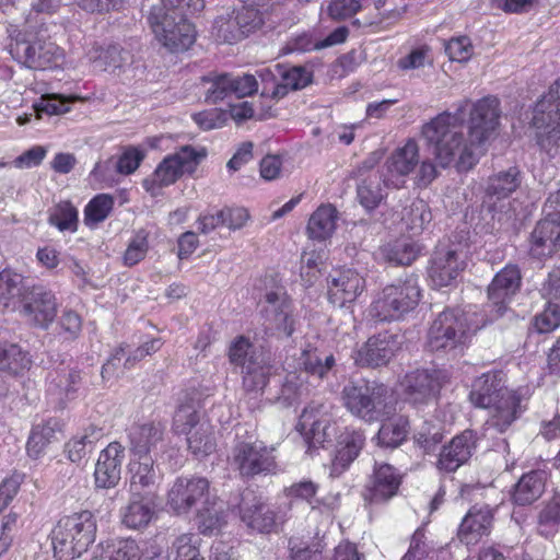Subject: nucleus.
<instances>
[{
	"label": "nucleus",
	"instance_id": "nucleus-37",
	"mask_svg": "<svg viewBox=\"0 0 560 560\" xmlns=\"http://www.w3.org/2000/svg\"><path fill=\"white\" fill-rule=\"evenodd\" d=\"M521 185V172L513 166L506 171L499 172L488 180L487 195L503 199L514 192Z\"/></svg>",
	"mask_w": 560,
	"mask_h": 560
},
{
	"label": "nucleus",
	"instance_id": "nucleus-31",
	"mask_svg": "<svg viewBox=\"0 0 560 560\" xmlns=\"http://www.w3.org/2000/svg\"><path fill=\"white\" fill-rule=\"evenodd\" d=\"M154 516L152 502L139 492H131L128 504L121 510L122 524L131 529L147 527Z\"/></svg>",
	"mask_w": 560,
	"mask_h": 560
},
{
	"label": "nucleus",
	"instance_id": "nucleus-33",
	"mask_svg": "<svg viewBox=\"0 0 560 560\" xmlns=\"http://www.w3.org/2000/svg\"><path fill=\"white\" fill-rule=\"evenodd\" d=\"M546 475L541 470H534L523 475L514 487L512 500L517 505H528L544 493Z\"/></svg>",
	"mask_w": 560,
	"mask_h": 560
},
{
	"label": "nucleus",
	"instance_id": "nucleus-56",
	"mask_svg": "<svg viewBox=\"0 0 560 560\" xmlns=\"http://www.w3.org/2000/svg\"><path fill=\"white\" fill-rule=\"evenodd\" d=\"M149 233L145 230H139L129 242L124 254V264L132 267L144 259L149 250Z\"/></svg>",
	"mask_w": 560,
	"mask_h": 560
},
{
	"label": "nucleus",
	"instance_id": "nucleus-61",
	"mask_svg": "<svg viewBox=\"0 0 560 560\" xmlns=\"http://www.w3.org/2000/svg\"><path fill=\"white\" fill-rule=\"evenodd\" d=\"M288 308L289 307H281L275 313H270L269 316H266V329L270 330L271 334L278 332L285 337L291 336L294 327L293 319L291 318Z\"/></svg>",
	"mask_w": 560,
	"mask_h": 560
},
{
	"label": "nucleus",
	"instance_id": "nucleus-5",
	"mask_svg": "<svg viewBox=\"0 0 560 560\" xmlns=\"http://www.w3.org/2000/svg\"><path fill=\"white\" fill-rule=\"evenodd\" d=\"M420 301V288L413 277L386 285L371 304L369 315L377 322L399 320Z\"/></svg>",
	"mask_w": 560,
	"mask_h": 560
},
{
	"label": "nucleus",
	"instance_id": "nucleus-54",
	"mask_svg": "<svg viewBox=\"0 0 560 560\" xmlns=\"http://www.w3.org/2000/svg\"><path fill=\"white\" fill-rule=\"evenodd\" d=\"M223 504L213 503L211 508H203L198 513V527L202 534H212L225 524Z\"/></svg>",
	"mask_w": 560,
	"mask_h": 560
},
{
	"label": "nucleus",
	"instance_id": "nucleus-63",
	"mask_svg": "<svg viewBox=\"0 0 560 560\" xmlns=\"http://www.w3.org/2000/svg\"><path fill=\"white\" fill-rule=\"evenodd\" d=\"M33 108L38 119L42 118L43 114L51 116L69 110L66 102L55 95L43 96L39 103L34 104Z\"/></svg>",
	"mask_w": 560,
	"mask_h": 560
},
{
	"label": "nucleus",
	"instance_id": "nucleus-64",
	"mask_svg": "<svg viewBox=\"0 0 560 560\" xmlns=\"http://www.w3.org/2000/svg\"><path fill=\"white\" fill-rule=\"evenodd\" d=\"M290 548V558L292 560H322V551L324 549V545L322 542H317L314 546H307L303 544H298L292 539L289 541Z\"/></svg>",
	"mask_w": 560,
	"mask_h": 560
},
{
	"label": "nucleus",
	"instance_id": "nucleus-3",
	"mask_svg": "<svg viewBox=\"0 0 560 560\" xmlns=\"http://www.w3.org/2000/svg\"><path fill=\"white\" fill-rule=\"evenodd\" d=\"M96 536V520L92 512L82 511L61 517L51 530L54 557L74 560L88 551Z\"/></svg>",
	"mask_w": 560,
	"mask_h": 560
},
{
	"label": "nucleus",
	"instance_id": "nucleus-32",
	"mask_svg": "<svg viewBox=\"0 0 560 560\" xmlns=\"http://www.w3.org/2000/svg\"><path fill=\"white\" fill-rule=\"evenodd\" d=\"M130 490L141 493L142 490L154 487L159 472L151 456H135L129 463Z\"/></svg>",
	"mask_w": 560,
	"mask_h": 560
},
{
	"label": "nucleus",
	"instance_id": "nucleus-24",
	"mask_svg": "<svg viewBox=\"0 0 560 560\" xmlns=\"http://www.w3.org/2000/svg\"><path fill=\"white\" fill-rule=\"evenodd\" d=\"M493 510L487 504H476L464 516L457 532L458 539L469 546L476 545L491 532Z\"/></svg>",
	"mask_w": 560,
	"mask_h": 560
},
{
	"label": "nucleus",
	"instance_id": "nucleus-10",
	"mask_svg": "<svg viewBox=\"0 0 560 560\" xmlns=\"http://www.w3.org/2000/svg\"><path fill=\"white\" fill-rule=\"evenodd\" d=\"M149 21L159 42L173 52L187 50L196 39L195 26L186 18L152 10Z\"/></svg>",
	"mask_w": 560,
	"mask_h": 560
},
{
	"label": "nucleus",
	"instance_id": "nucleus-23",
	"mask_svg": "<svg viewBox=\"0 0 560 560\" xmlns=\"http://www.w3.org/2000/svg\"><path fill=\"white\" fill-rule=\"evenodd\" d=\"M238 508L241 520L247 527L258 533H270L276 526L275 512L254 491L245 490L242 493Z\"/></svg>",
	"mask_w": 560,
	"mask_h": 560
},
{
	"label": "nucleus",
	"instance_id": "nucleus-62",
	"mask_svg": "<svg viewBox=\"0 0 560 560\" xmlns=\"http://www.w3.org/2000/svg\"><path fill=\"white\" fill-rule=\"evenodd\" d=\"M443 433L440 427L425 422L416 433L415 440L425 452L434 451L435 446L442 442Z\"/></svg>",
	"mask_w": 560,
	"mask_h": 560
},
{
	"label": "nucleus",
	"instance_id": "nucleus-20",
	"mask_svg": "<svg viewBox=\"0 0 560 560\" xmlns=\"http://www.w3.org/2000/svg\"><path fill=\"white\" fill-rule=\"evenodd\" d=\"M299 425L305 431L304 441L308 444V451L331 442L337 434L336 422L328 413H322L318 408H305Z\"/></svg>",
	"mask_w": 560,
	"mask_h": 560
},
{
	"label": "nucleus",
	"instance_id": "nucleus-46",
	"mask_svg": "<svg viewBox=\"0 0 560 560\" xmlns=\"http://www.w3.org/2000/svg\"><path fill=\"white\" fill-rule=\"evenodd\" d=\"M80 382L81 375L79 371L63 369L60 372H56V376L51 377L48 390L66 399H71L77 393Z\"/></svg>",
	"mask_w": 560,
	"mask_h": 560
},
{
	"label": "nucleus",
	"instance_id": "nucleus-28",
	"mask_svg": "<svg viewBox=\"0 0 560 560\" xmlns=\"http://www.w3.org/2000/svg\"><path fill=\"white\" fill-rule=\"evenodd\" d=\"M165 427L148 422L132 424L128 430L129 448L133 456H150L164 440Z\"/></svg>",
	"mask_w": 560,
	"mask_h": 560
},
{
	"label": "nucleus",
	"instance_id": "nucleus-50",
	"mask_svg": "<svg viewBox=\"0 0 560 560\" xmlns=\"http://www.w3.org/2000/svg\"><path fill=\"white\" fill-rule=\"evenodd\" d=\"M48 222L61 232H75L78 229V210L71 202L61 201L51 209Z\"/></svg>",
	"mask_w": 560,
	"mask_h": 560
},
{
	"label": "nucleus",
	"instance_id": "nucleus-57",
	"mask_svg": "<svg viewBox=\"0 0 560 560\" xmlns=\"http://www.w3.org/2000/svg\"><path fill=\"white\" fill-rule=\"evenodd\" d=\"M258 83L261 85L260 96L278 100L285 96V88L278 81V75L269 68L256 71Z\"/></svg>",
	"mask_w": 560,
	"mask_h": 560
},
{
	"label": "nucleus",
	"instance_id": "nucleus-48",
	"mask_svg": "<svg viewBox=\"0 0 560 560\" xmlns=\"http://www.w3.org/2000/svg\"><path fill=\"white\" fill-rule=\"evenodd\" d=\"M381 177L377 174L369 175L357 187L360 203L369 211L374 210L383 199Z\"/></svg>",
	"mask_w": 560,
	"mask_h": 560
},
{
	"label": "nucleus",
	"instance_id": "nucleus-22",
	"mask_svg": "<svg viewBox=\"0 0 560 560\" xmlns=\"http://www.w3.org/2000/svg\"><path fill=\"white\" fill-rule=\"evenodd\" d=\"M465 262L460 254L450 246H439L432 257L429 276L438 288L452 284L464 270Z\"/></svg>",
	"mask_w": 560,
	"mask_h": 560
},
{
	"label": "nucleus",
	"instance_id": "nucleus-52",
	"mask_svg": "<svg viewBox=\"0 0 560 560\" xmlns=\"http://www.w3.org/2000/svg\"><path fill=\"white\" fill-rule=\"evenodd\" d=\"M402 220L410 231L418 233L431 222L432 213L424 201L417 200L413 201L409 208L405 209Z\"/></svg>",
	"mask_w": 560,
	"mask_h": 560
},
{
	"label": "nucleus",
	"instance_id": "nucleus-7",
	"mask_svg": "<svg viewBox=\"0 0 560 560\" xmlns=\"http://www.w3.org/2000/svg\"><path fill=\"white\" fill-rule=\"evenodd\" d=\"M206 156L205 148L196 149L191 145H184L175 153L164 158L154 173L143 180V187L155 196L160 188L174 184L183 174L194 173Z\"/></svg>",
	"mask_w": 560,
	"mask_h": 560
},
{
	"label": "nucleus",
	"instance_id": "nucleus-47",
	"mask_svg": "<svg viewBox=\"0 0 560 560\" xmlns=\"http://www.w3.org/2000/svg\"><path fill=\"white\" fill-rule=\"evenodd\" d=\"M55 423L47 422L33 428L26 450L32 458H38L44 450L56 440Z\"/></svg>",
	"mask_w": 560,
	"mask_h": 560
},
{
	"label": "nucleus",
	"instance_id": "nucleus-55",
	"mask_svg": "<svg viewBox=\"0 0 560 560\" xmlns=\"http://www.w3.org/2000/svg\"><path fill=\"white\" fill-rule=\"evenodd\" d=\"M162 7L153 10H161V13H171L176 18L194 15L205 8V0H161Z\"/></svg>",
	"mask_w": 560,
	"mask_h": 560
},
{
	"label": "nucleus",
	"instance_id": "nucleus-29",
	"mask_svg": "<svg viewBox=\"0 0 560 560\" xmlns=\"http://www.w3.org/2000/svg\"><path fill=\"white\" fill-rule=\"evenodd\" d=\"M419 163V148L415 140H408L386 160L388 179L409 175Z\"/></svg>",
	"mask_w": 560,
	"mask_h": 560
},
{
	"label": "nucleus",
	"instance_id": "nucleus-51",
	"mask_svg": "<svg viewBox=\"0 0 560 560\" xmlns=\"http://www.w3.org/2000/svg\"><path fill=\"white\" fill-rule=\"evenodd\" d=\"M114 199L106 194L95 196L84 209V223L88 226H95L103 222L112 212Z\"/></svg>",
	"mask_w": 560,
	"mask_h": 560
},
{
	"label": "nucleus",
	"instance_id": "nucleus-39",
	"mask_svg": "<svg viewBox=\"0 0 560 560\" xmlns=\"http://www.w3.org/2000/svg\"><path fill=\"white\" fill-rule=\"evenodd\" d=\"M31 288L25 283L24 277L18 272L10 269L0 272V302L5 307L15 299L22 302L23 295Z\"/></svg>",
	"mask_w": 560,
	"mask_h": 560
},
{
	"label": "nucleus",
	"instance_id": "nucleus-58",
	"mask_svg": "<svg viewBox=\"0 0 560 560\" xmlns=\"http://www.w3.org/2000/svg\"><path fill=\"white\" fill-rule=\"evenodd\" d=\"M278 75L281 77V85L285 88V94L289 90H301L312 82V72L304 67H293L289 70H282L276 67Z\"/></svg>",
	"mask_w": 560,
	"mask_h": 560
},
{
	"label": "nucleus",
	"instance_id": "nucleus-49",
	"mask_svg": "<svg viewBox=\"0 0 560 560\" xmlns=\"http://www.w3.org/2000/svg\"><path fill=\"white\" fill-rule=\"evenodd\" d=\"M31 360L18 345H8L0 347V370L13 374L28 369Z\"/></svg>",
	"mask_w": 560,
	"mask_h": 560
},
{
	"label": "nucleus",
	"instance_id": "nucleus-15",
	"mask_svg": "<svg viewBox=\"0 0 560 560\" xmlns=\"http://www.w3.org/2000/svg\"><path fill=\"white\" fill-rule=\"evenodd\" d=\"M210 482L200 476H182L175 479L167 492L166 504L176 515H185L209 494Z\"/></svg>",
	"mask_w": 560,
	"mask_h": 560
},
{
	"label": "nucleus",
	"instance_id": "nucleus-36",
	"mask_svg": "<svg viewBox=\"0 0 560 560\" xmlns=\"http://www.w3.org/2000/svg\"><path fill=\"white\" fill-rule=\"evenodd\" d=\"M383 258L396 266L411 265L420 253V247L406 238L396 240L381 248Z\"/></svg>",
	"mask_w": 560,
	"mask_h": 560
},
{
	"label": "nucleus",
	"instance_id": "nucleus-43",
	"mask_svg": "<svg viewBox=\"0 0 560 560\" xmlns=\"http://www.w3.org/2000/svg\"><path fill=\"white\" fill-rule=\"evenodd\" d=\"M200 423L197 401L188 398L178 405L173 418L175 432L185 434L197 428Z\"/></svg>",
	"mask_w": 560,
	"mask_h": 560
},
{
	"label": "nucleus",
	"instance_id": "nucleus-9",
	"mask_svg": "<svg viewBox=\"0 0 560 560\" xmlns=\"http://www.w3.org/2000/svg\"><path fill=\"white\" fill-rule=\"evenodd\" d=\"M533 125L540 130L537 137L542 149L550 151L552 147H560V79L536 104Z\"/></svg>",
	"mask_w": 560,
	"mask_h": 560
},
{
	"label": "nucleus",
	"instance_id": "nucleus-8",
	"mask_svg": "<svg viewBox=\"0 0 560 560\" xmlns=\"http://www.w3.org/2000/svg\"><path fill=\"white\" fill-rule=\"evenodd\" d=\"M229 361L241 369L243 386L248 392L262 389L268 382L269 366L248 338L236 337L229 348Z\"/></svg>",
	"mask_w": 560,
	"mask_h": 560
},
{
	"label": "nucleus",
	"instance_id": "nucleus-34",
	"mask_svg": "<svg viewBox=\"0 0 560 560\" xmlns=\"http://www.w3.org/2000/svg\"><path fill=\"white\" fill-rule=\"evenodd\" d=\"M335 364L336 360L332 354H326L308 346L299 358V366L302 370L299 373H303V377L306 378L310 375L323 380Z\"/></svg>",
	"mask_w": 560,
	"mask_h": 560
},
{
	"label": "nucleus",
	"instance_id": "nucleus-14",
	"mask_svg": "<svg viewBox=\"0 0 560 560\" xmlns=\"http://www.w3.org/2000/svg\"><path fill=\"white\" fill-rule=\"evenodd\" d=\"M12 57L31 69H46L57 66L63 54L55 43L40 38L26 39L19 34L10 45Z\"/></svg>",
	"mask_w": 560,
	"mask_h": 560
},
{
	"label": "nucleus",
	"instance_id": "nucleus-45",
	"mask_svg": "<svg viewBox=\"0 0 560 560\" xmlns=\"http://www.w3.org/2000/svg\"><path fill=\"white\" fill-rule=\"evenodd\" d=\"M310 392L307 380L303 373L290 372L281 387L278 400L284 406H291L306 396Z\"/></svg>",
	"mask_w": 560,
	"mask_h": 560
},
{
	"label": "nucleus",
	"instance_id": "nucleus-44",
	"mask_svg": "<svg viewBox=\"0 0 560 560\" xmlns=\"http://www.w3.org/2000/svg\"><path fill=\"white\" fill-rule=\"evenodd\" d=\"M212 34L220 43L233 44L244 38L233 11L219 15L213 23Z\"/></svg>",
	"mask_w": 560,
	"mask_h": 560
},
{
	"label": "nucleus",
	"instance_id": "nucleus-30",
	"mask_svg": "<svg viewBox=\"0 0 560 560\" xmlns=\"http://www.w3.org/2000/svg\"><path fill=\"white\" fill-rule=\"evenodd\" d=\"M338 220V210L335 206L322 205L310 217L306 232L310 238L326 241L334 234Z\"/></svg>",
	"mask_w": 560,
	"mask_h": 560
},
{
	"label": "nucleus",
	"instance_id": "nucleus-11",
	"mask_svg": "<svg viewBox=\"0 0 560 560\" xmlns=\"http://www.w3.org/2000/svg\"><path fill=\"white\" fill-rule=\"evenodd\" d=\"M445 374L435 369H417L406 373L399 382L405 401L413 406L427 405L440 393Z\"/></svg>",
	"mask_w": 560,
	"mask_h": 560
},
{
	"label": "nucleus",
	"instance_id": "nucleus-12",
	"mask_svg": "<svg viewBox=\"0 0 560 560\" xmlns=\"http://www.w3.org/2000/svg\"><path fill=\"white\" fill-rule=\"evenodd\" d=\"M560 192L551 196L544 208L545 218L532 232L530 254L539 259L551 256L560 243Z\"/></svg>",
	"mask_w": 560,
	"mask_h": 560
},
{
	"label": "nucleus",
	"instance_id": "nucleus-21",
	"mask_svg": "<svg viewBox=\"0 0 560 560\" xmlns=\"http://www.w3.org/2000/svg\"><path fill=\"white\" fill-rule=\"evenodd\" d=\"M477 446V434L465 430L444 445L439 454L436 467L441 471L454 472L468 462Z\"/></svg>",
	"mask_w": 560,
	"mask_h": 560
},
{
	"label": "nucleus",
	"instance_id": "nucleus-53",
	"mask_svg": "<svg viewBox=\"0 0 560 560\" xmlns=\"http://www.w3.org/2000/svg\"><path fill=\"white\" fill-rule=\"evenodd\" d=\"M141 549L136 540L122 539L107 548L100 557L92 560H138Z\"/></svg>",
	"mask_w": 560,
	"mask_h": 560
},
{
	"label": "nucleus",
	"instance_id": "nucleus-6",
	"mask_svg": "<svg viewBox=\"0 0 560 560\" xmlns=\"http://www.w3.org/2000/svg\"><path fill=\"white\" fill-rule=\"evenodd\" d=\"M388 388L377 383H353L343 386L341 398L345 407L355 417L365 422L382 420L390 413L386 399Z\"/></svg>",
	"mask_w": 560,
	"mask_h": 560
},
{
	"label": "nucleus",
	"instance_id": "nucleus-42",
	"mask_svg": "<svg viewBox=\"0 0 560 560\" xmlns=\"http://www.w3.org/2000/svg\"><path fill=\"white\" fill-rule=\"evenodd\" d=\"M201 84L205 90V101L217 104L232 95L230 73H210L202 77Z\"/></svg>",
	"mask_w": 560,
	"mask_h": 560
},
{
	"label": "nucleus",
	"instance_id": "nucleus-16",
	"mask_svg": "<svg viewBox=\"0 0 560 560\" xmlns=\"http://www.w3.org/2000/svg\"><path fill=\"white\" fill-rule=\"evenodd\" d=\"M401 346L398 334L383 331L370 337L355 352L354 362L362 368L387 365Z\"/></svg>",
	"mask_w": 560,
	"mask_h": 560
},
{
	"label": "nucleus",
	"instance_id": "nucleus-27",
	"mask_svg": "<svg viewBox=\"0 0 560 560\" xmlns=\"http://www.w3.org/2000/svg\"><path fill=\"white\" fill-rule=\"evenodd\" d=\"M522 276L516 265H508L500 270L488 287V298L501 315L506 310L505 302L521 288Z\"/></svg>",
	"mask_w": 560,
	"mask_h": 560
},
{
	"label": "nucleus",
	"instance_id": "nucleus-25",
	"mask_svg": "<svg viewBox=\"0 0 560 560\" xmlns=\"http://www.w3.org/2000/svg\"><path fill=\"white\" fill-rule=\"evenodd\" d=\"M365 289V279L353 269H343L331 277L328 285V299L331 304L345 307L354 302Z\"/></svg>",
	"mask_w": 560,
	"mask_h": 560
},
{
	"label": "nucleus",
	"instance_id": "nucleus-17",
	"mask_svg": "<svg viewBox=\"0 0 560 560\" xmlns=\"http://www.w3.org/2000/svg\"><path fill=\"white\" fill-rule=\"evenodd\" d=\"M57 300L51 290L43 285H32L22 299V315L30 324L48 328L57 315Z\"/></svg>",
	"mask_w": 560,
	"mask_h": 560
},
{
	"label": "nucleus",
	"instance_id": "nucleus-13",
	"mask_svg": "<svg viewBox=\"0 0 560 560\" xmlns=\"http://www.w3.org/2000/svg\"><path fill=\"white\" fill-rule=\"evenodd\" d=\"M275 447L259 440L238 441L232 452L233 464L244 477L269 474L276 469Z\"/></svg>",
	"mask_w": 560,
	"mask_h": 560
},
{
	"label": "nucleus",
	"instance_id": "nucleus-19",
	"mask_svg": "<svg viewBox=\"0 0 560 560\" xmlns=\"http://www.w3.org/2000/svg\"><path fill=\"white\" fill-rule=\"evenodd\" d=\"M86 56L96 70L109 72L117 77L132 72L133 55L118 44L107 46L94 44Z\"/></svg>",
	"mask_w": 560,
	"mask_h": 560
},
{
	"label": "nucleus",
	"instance_id": "nucleus-60",
	"mask_svg": "<svg viewBox=\"0 0 560 560\" xmlns=\"http://www.w3.org/2000/svg\"><path fill=\"white\" fill-rule=\"evenodd\" d=\"M560 326V306L549 302L546 308L537 314L533 327L538 334H548Z\"/></svg>",
	"mask_w": 560,
	"mask_h": 560
},
{
	"label": "nucleus",
	"instance_id": "nucleus-40",
	"mask_svg": "<svg viewBox=\"0 0 560 560\" xmlns=\"http://www.w3.org/2000/svg\"><path fill=\"white\" fill-rule=\"evenodd\" d=\"M188 448L199 457H205L215 450L213 428L208 422L200 423L197 428L185 433Z\"/></svg>",
	"mask_w": 560,
	"mask_h": 560
},
{
	"label": "nucleus",
	"instance_id": "nucleus-26",
	"mask_svg": "<svg viewBox=\"0 0 560 560\" xmlns=\"http://www.w3.org/2000/svg\"><path fill=\"white\" fill-rule=\"evenodd\" d=\"M124 452L125 447L119 442L109 443L101 452L94 472L98 488H114L119 482Z\"/></svg>",
	"mask_w": 560,
	"mask_h": 560
},
{
	"label": "nucleus",
	"instance_id": "nucleus-4",
	"mask_svg": "<svg viewBox=\"0 0 560 560\" xmlns=\"http://www.w3.org/2000/svg\"><path fill=\"white\" fill-rule=\"evenodd\" d=\"M477 328L464 311L445 310L438 315L428 330L427 349L433 353L455 352Z\"/></svg>",
	"mask_w": 560,
	"mask_h": 560
},
{
	"label": "nucleus",
	"instance_id": "nucleus-59",
	"mask_svg": "<svg viewBox=\"0 0 560 560\" xmlns=\"http://www.w3.org/2000/svg\"><path fill=\"white\" fill-rule=\"evenodd\" d=\"M198 539L192 534H182L172 544L175 560H203L197 546Z\"/></svg>",
	"mask_w": 560,
	"mask_h": 560
},
{
	"label": "nucleus",
	"instance_id": "nucleus-2",
	"mask_svg": "<svg viewBox=\"0 0 560 560\" xmlns=\"http://www.w3.org/2000/svg\"><path fill=\"white\" fill-rule=\"evenodd\" d=\"M470 401L480 408H492L489 429L504 433L522 412L521 398L505 386L501 371L483 373L475 380Z\"/></svg>",
	"mask_w": 560,
	"mask_h": 560
},
{
	"label": "nucleus",
	"instance_id": "nucleus-41",
	"mask_svg": "<svg viewBox=\"0 0 560 560\" xmlns=\"http://www.w3.org/2000/svg\"><path fill=\"white\" fill-rule=\"evenodd\" d=\"M244 5L233 11L238 26L244 31V37L262 25V16L257 7L266 5L270 0H243Z\"/></svg>",
	"mask_w": 560,
	"mask_h": 560
},
{
	"label": "nucleus",
	"instance_id": "nucleus-18",
	"mask_svg": "<svg viewBox=\"0 0 560 560\" xmlns=\"http://www.w3.org/2000/svg\"><path fill=\"white\" fill-rule=\"evenodd\" d=\"M402 476L389 464H375L372 476L362 493L370 504L385 503L398 492Z\"/></svg>",
	"mask_w": 560,
	"mask_h": 560
},
{
	"label": "nucleus",
	"instance_id": "nucleus-35",
	"mask_svg": "<svg viewBox=\"0 0 560 560\" xmlns=\"http://www.w3.org/2000/svg\"><path fill=\"white\" fill-rule=\"evenodd\" d=\"M383 421L378 433L377 442L385 447L395 448L399 446L407 438L409 432V420L407 417L397 415L381 420Z\"/></svg>",
	"mask_w": 560,
	"mask_h": 560
},
{
	"label": "nucleus",
	"instance_id": "nucleus-1",
	"mask_svg": "<svg viewBox=\"0 0 560 560\" xmlns=\"http://www.w3.org/2000/svg\"><path fill=\"white\" fill-rule=\"evenodd\" d=\"M454 113L443 112L422 127V136L436 164L458 172L471 170L479 160L482 145L499 126L500 101L486 96L476 102L464 98Z\"/></svg>",
	"mask_w": 560,
	"mask_h": 560
},
{
	"label": "nucleus",
	"instance_id": "nucleus-38",
	"mask_svg": "<svg viewBox=\"0 0 560 560\" xmlns=\"http://www.w3.org/2000/svg\"><path fill=\"white\" fill-rule=\"evenodd\" d=\"M103 436L102 430L90 425L80 436H75L66 444L68 458L72 463H80L94 447L95 443Z\"/></svg>",
	"mask_w": 560,
	"mask_h": 560
}]
</instances>
